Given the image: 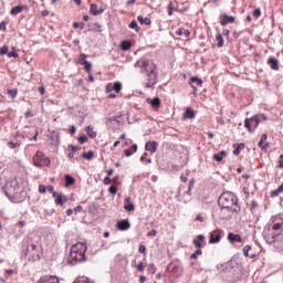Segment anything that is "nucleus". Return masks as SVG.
<instances>
[{"label":"nucleus","mask_w":283,"mask_h":283,"mask_svg":"<svg viewBox=\"0 0 283 283\" xmlns=\"http://www.w3.org/2000/svg\"><path fill=\"white\" fill-rule=\"evenodd\" d=\"M249 251H251V245H245L243 248V255H245V258H255V254H249Z\"/></svg>","instance_id":"29"},{"label":"nucleus","mask_w":283,"mask_h":283,"mask_svg":"<svg viewBox=\"0 0 283 283\" xmlns=\"http://www.w3.org/2000/svg\"><path fill=\"white\" fill-rule=\"evenodd\" d=\"M132 228V223H129L128 219H123L117 222V229L118 231H128V229Z\"/></svg>","instance_id":"8"},{"label":"nucleus","mask_w":283,"mask_h":283,"mask_svg":"<svg viewBox=\"0 0 283 283\" xmlns=\"http://www.w3.org/2000/svg\"><path fill=\"white\" fill-rule=\"evenodd\" d=\"M0 30H2V32H6L7 28H6V22L4 21H2L0 23Z\"/></svg>","instance_id":"60"},{"label":"nucleus","mask_w":283,"mask_h":283,"mask_svg":"<svg viewBox=\"0 0 283 283\" xmlns=\"http://www.w3.org/2000/svg\"><path fill=\"white\" fill-rule=\"evenodd\" d=\"M279 167H280V169H283V154L280 155Z\"/></svg>","instance_id":"54"},{"label":"nucleus","mask_w":283,"mask_h":283,"mask_svg":"<svg viewBox=\"0 0 283 283\" xmlns=\"http://www.w3.org/2000/svg\"><path fill=\"white\" fill-rule=\"evenodd\" d=\"M103 182L104 185H112V179L109 177H105Z\"/></svg>","instance_id":"55"},{"label":"nucleus","mask_w":283,"mask_h":283,"mask_svg":"<svg viewBox=\"0 0 283 283\" xmlns=\"http://www.w3.org/2000/svg\"><path fill=\"white\" fill-rule=\"evenodd\" d=\"M251 123H253V122H251V118L250 119L245 118L244 126H245V129H249V132H253L251 129Z\"/></svg>","instance_id":"40"},{"label":"nucleus","mask_w":283,"mask_h":283,"mask_svg":"<svg viewBox=\"0 0 283 283\" xmlns=\"http://www.w3.org/2000/svg\"><path fill=\"white\" fill-rule=\"evenodd\" d=\"M128 28H130V30H137L138 31V22H136V20H133Z\"/></svg>","instance_id":"38"},{"label":"nucleus","mask_w":283,"mask_h":283,"mask_svg":"<svg viewBox=\"0 0 283 283\" xmlns=\"http://www.w3.org/2000/svg\"><path fill=\"white\" fill-rule=\"evenodd\" d=\"M7 93L9 94V96H11V98H17V90H8Z\"/></svg>","instance_id":"43"},{"label":"nucleus","mask_w":283,"mask_h":283,"mask_svg":"<svg viewBox=\"0 0 283 283\" xmlns=\"http://www.w3.org/2000/svg\"><path fill=\"white\" fill-rule=\"evenodd\" d=\"M85 260H86L85 252H80V253L71 252L70 253L69 262L73 266H75V264H81V263L85 262Z\"/></svg>","instance_id":"4"},{"label":"nucleus","mask_w":283,"mask_h":283,"mask_svg":"<svg viewBox=\"0 0 283 283\" xmlns=\"http://www.w3.org/2000/svg\"><path fill=\"white\" fill-rule=\"evenodd\" d=\"M258 147H260L262 150H265L269 147V143L264 144V142L260 140Z\"/></svg>","instance_id":"42"},{"label":"nucleus","mask_w":283,"mask_h":283,"mask_svg":"<svg viewBox=\"0 0 283 283\" xmlns=\"http://www.w3.org/2000/svg\"><path fill=\"white\" fill-rule=\"evenodd\" d=\"M36 283H60L56 275H43Z\"/></svg>","instance_id":"7"},{"label":"nucleus","mask_w":283,"mask_h":283,"mask_svg":"<svg viewBox=\"0 0 283 283\" xmlns=\"http://www.w3.org/2000/svg\"><path fill=\"white\" fill-rule=\"evenodd\" d=\"M193 186V180H190L189 181V187H188V190L186 191V195L187 196H191V187Z\"/></svg>","instance_id":"50"},{"label":"nucleus","mask_w":283,"mask_h":283,"mask_svg":"<svg viewBox=\"0 0 283 283\" xmlns=\"http://www.w3.org/2000/svg\"><path fill=\"white\" fill-rule=\"evenodd\" d=\"M87 244L78 242L71 248V253H86Z\"/></svg>","instance_id":"6"},{"label":"nucleus","mask_w":283,"mask_h":283,"mask_svg":"<svg viewBox=\"0 0 283 283\" xmlns=\"http://www.w3.org/2000/svg\"><path fill=\"white\" fill-rule=\"evenodd\" d=\"M157 148H158V143L156 142H147L145 145V150L150 151L151 154H156Z\"/></svg>","instance_id":"13"},{"label":"nucleus","mask_w":283,"mask_h":283,"mask_svg":"<svg viewBox=\"0 0 283 283\" xmlns=\"http://www.w3.org/2000/svg\"><path fill=\"white\" fill-rule=\"evenodd\" d=\"M156 83H151V80H149L148 77V83L146 84V87L150 88V87H154Z\"/></svg>","instance_id":"63"},{"label":"nucleus","mask_w":283,"mask_h":283,"mask_svg":"<svg viewBox=\"0 0 283 283\" xmlns=\"http://www.w3.org/2000/svg\"><path fill=\"white\" fill-rule=\"evenodd\" d=\"M235 21V17L223 14L222 20L220 21V24L224 28L226 25H229V23H233Z\"/></svg>","instance_id":"12"},{"label":"nucleus","mask_w":283,"mask_h":283,"mask_svg":"<svg viewBox=\"0 0 283 283\" xmlns=\"http://www.w3.org/2000/svg\"><path fill=\"white\" fill-rule=\"evenodd\" d=\"M108 191L109 193H113V196H116V193L118 192V188H116V186H111Z\"/></svg>","instance_id":"46"},{"label":"nucleus","mask_w":283,"mask_h":283,"mask_svg":"<svg viewBox=\"0 0 283 283\" xmlns=\"http://www.w3.org/2000/svg\"><path fill=\"white\" fill-rule=\"evenodd\" d=\"M280 193H281V192L277 191V189H276V190H274V191L271 192V197H272V198H275V197L280 196Z\"/></svg>","instance_id":"59"},{"label":"nucleus","mask_w":283,"mask_h":283,"mask_svg":"<svg viewBox=\"0 0 283 283\" xmlns=\"http://www.w3.org/2000/svg\"><path fill=\"white\" fill-rule=\"evenodd\" d=\"M138 251L139 253H145L147 251V248L145 245H139Z\"/></svg>","instance_id":"58"},{"label":"nucleus","mask_w":283,"mask_h":283,"mask_svg":"<svg viewBox=\"0 0 283 283\" xmlns=\"http://www.w3.org/2000/svg\"><path fill=\"white\" fill-rule=\"evenodd\" d=\"M135 67H140V70L147 74L148 78H151V75H154L155 78H158V73H156V64L145 57L138 60L135 63Z\"/></svg>","instance_id":"3"},{"label":"nucleus","mask_w":283,"mask_h":283,"mask_svg":"<svg viewBox=\"0 0 283 283\" xmlns=\"http://www.w3.org/2000/svg\"><path fill=\"white\" fill-rule=\"evenodd\" d=\"M137 270L139 271V273H143V271H145V265H143V263H140V264L137 266Z\"/></svg>","instance_id":"61"},{"label":"nucleus","mask_w":283,"mask_h":283,"mask_svg":"<svg viewBox=\"0 0 283 283\" xmlns=\"http://www.w3.org/2000/svg\"><path fill=\"white\" fill-rule=\"evenodd\" d=\"M46 190L49 191V193H54V186H48Z\"/></svg>","instance_id":"62"},{"label":"nucleus","mask_w":283,"mask_h":283,"mask_svg":"<svg viewBox=\"0 0 283 283\" xmlns=\"http://www.w3.org/2000/svg\"><path fill=\"white\" fill-rule=\"evenodd\" d=\"M158 234V231L157 230H150L148 233H147V237L148 238H155V235H157Z\"/></svg>","instance_id":"49"},{"label":"nucleus","mask_w":283,"mask_h":283,"mask_svg":"<svg viewBox=\"0 0 283 283\" xmlns=\"http://www.w3.org/2000/svg\"><path fill=\"white\" fill-rule=\"evenodd\" d=\"M122 50H124V52H127V50H129V48H132V43H129V41L124 40L120 44Z\"/></svg>","instance_id":"33"},{"label":"nucleus","mask_w":283,"mask_h":283,"mask_svg":"<svg viewBox=\"0 0 283 283\" xmlns=\"http://www.w3.org/2000/svg\"><path fill=\"white\" fill-rule=\"evenodd\" d=\"M253 17H255L256 19H260V17H262V11L259 8L254 9Z\"/></svg>","instance_id":"44"},{"label":"nucleus","mask_w":283,"mask_h":283,"mask_svg":"<svg viewBox=\"0 0 283 283\" xmlns=\"http://www.w3.org/2000/svg\"><path fill=\"white\" fill-rule=\"evenodd\" d=\"M202 242H205V234H199L197 239H193L192 244L196 249H202Z\"/></svg>","instance_id":"15"},{"label":"nucleus","mask_w":283,"mask_h":283,"mask_svg":"<svg viewBox=\"0 0 283 283\" xmlns=\"http://www.w3.org/2000/svg\"><path fill=\"white\" fill-rule=\"evenodd\" d=\"M196 117V112L192 108H187L186 112L184 113V118L187 119H191Z\"/></svg>","instance_id":"20"},{"label":"nucleus","mask_w":283,"mask_h":283,"mask_svg":"<svg viewBox=\"0 0 283 283\" xmlns=\"http://www.w3.org/2000/svg\"><path fill=\"white\" fill-rule=\"evenodd\" d=\"M21 12H23V8L21 6H17V7H13L11 10H10V14L12 17H17V14H21Z\"/></svg>","instance_id":"23"},{"label":"nucleus","mask_w":283,"mask_h":283,"mask_svg":"<svg viewBox=\"0 0 283 283\" xmlns=\"http://www.w3.org/2000/svg\"><path fill=\"white\" fill-rule=\"evenodd\" d=\"M85 132H86L87 136H90L91 138H96V136H97L96 132H94L93 126H87L85 128Z\"/></svg>","instance_id":"26"},{"label":"nucleus","mask_w":283,"mask_h":283,"mask_svg":"<svg viewBox=\"0 0 283 283\" xmlns=\"http://www.w3.org/2000/svg\"><path fill=\"white\" fill-rule=\"evenodd\" d=\"M124 154H125V156H127V158H129V156H133V151H132V149H126V150H124Z\"/></svg>","instance_id":"56"},{"label":"nucleus","mask_w":283,"mask_h":283,"mask_svg":"<svg viewBox=\"0 0 283 283\" xmlns=\"http://www.w3.org/2000/svg\"><path fill=\"white\" fill-rule=\"evenodd\" d=\"M266 118H268L266 115L259 114V115H255L254 117H251V123L254 124V127H258V125H260V123H264Z\"/></svg>","instance_id":"9"},{"label":"nucleus","mask_w":283,"mask_h":283,"mask_svg":"<svg viewBox=\"0 0 283 283\" xmlns=\"http://www.w3.org/2000/svg\"><path fill=\"white\" fill-rule=\"evenodd\" d=\"M83 158H85L86 160H92L94 158V151L93 150H88L87 153H83Z\"/></svg>","instance_id":"34"},{"label":"nucleus","mask_w":283,"mask_h":283,"mask_svg":"<svg viewBox=\"0 0 283 283\" xmlns=\"http://www.w3.org/2000/svg\"><path fill=\"white\" fill-rule=\"evenodd\" d=\"M78 63H80V65L87 63V55L85 53L80 54Z\"/></svg>","instance_id":"36"},{"label":"nucleus","mask_w":283,"mask_h":283,"mask_svg":"<svg viewBox=\"0 0 283 283\" xmlns=\"http://www.w3.org/2000/svg\"><path fill=\"white\" fill-rule=\"evenodd\" d=\"M43 158H45V154H43L41 150H38L33 156V163L35 167H39V164L43 163Z\"/></svg>","instance_id":"11"},{"label":"nucleus","mask_w":283,"mask_h":283,"mask_svg":"<svg viewBox=\"0 0 283 283\" xmlns=\"http://www.w3.org/2000/svg\"><path fill=\"white\" fill-rule=\"evenodd\" d=\"M216 40L217 46L222 48L224 45V39L222 38V33H218Z\"/></svg>","instance_id":"28"},{"label":"nucleus","mask_w":283,"mask_h":283,"mask_svg":"<svg viewBox=\"0 0 283 283\" xmlns=\"http://www.w3.org/2000/svg\"><path fill=\"white\" fill-rule=\"evenodd\" d=\"M182 34L186 36V39H189V36H191V31L185 30Z\"/></svg>","instance_id":"57"},{"label":"nucleus","mask_w":283,"mask_h":283,"mask_svg":"<svg viewBox=\"0 0 283 283\" xmlns=\"http://www.w3.org/2000/svg\"><path fill=\"white\" fill-rule=\"evenodd\" d=\"M242 149H244V143L239 144V145L234 148V150H233L234 156H240V151H242Z\"/></svg>","instance_id":"31"},{"label":"nucleus","mask_w":283,"mask_h":283,"mask_svg":"<svg viewBox=\"0 0 283 283\" xmlns=\"http://www.w3.org/2000/svg\"><path fill=\"white\" fill-rule=\"evenodd\" d=\"M55 205H59L60 207H63V192H60V193L55 197Z\"/></svg>","instance_id":"32"},{"label":"nucleus","mask_w":283,"mask_h":283,"mask_svg":"<svg viewBox=\"0 0 283 283\" xmlns=\"http://www.w3.org/2000/svg\"><path fill=\"white\" fill-rule=\"evenodd\" d=\"M69 149H71V154H76L80 148L78 146L70 145Z\"/></svg>","instance_id":"48"},{"label":"nucleus","mask_w":283,"mask_h":283,"mask_svg":"<svg viewBox=\"0 0 283 283\" xmlns=\"http://www.w3.org/2000/svg\"><path fill=\"white\" fill-rule=\"evenodd\" d=\"M112 90L118 94L123 90V84H120V82H115Z\"/></svg>","instance_id":"30"},{"label":"nucleus","mask_w":283,"mask_h":283,"mask_svg":"<svg viewBox=\"0 0 283 283\" xmlns=\"http://www.w3.org/2000/svg\"><path fill=\"white\" fill-rule=\"evenodd\" d=\"M219 207H221V213L228 212L227 216H221L222 220L231 218L232 213H239L240 206L238 205V197L233 192H223L218 200Z\"/></svg>","instance_id":"2"},{"label":"nucleus","mask_w":283,"mask_h":283,"mask_svg":"<svg viewBox=\"0 0 283 283\" xmlns=\"http://www.w3.org/2000/svg\"><path fill=\"white\" fill-rule=\"evenodd\" d=\"M176 34H177V36H182V34H184L182 29H177Z\"/></svg>","instance_id":"64"},{"label":"nucleus","mask_w":283,"mask_h":283,"mask_svg":"<svg viewBox=\"0 0 283 283\" xmlns=\"http://www.w3.org/2000/svg\"><path fill=\"white\" fill-rule=\"evenodd\" d=\"M18 145H19V144L13 143V142H9V143H8L9 149H17V146H18Z\"/></svg>","instance_id":"51"},{"label":"nucleus","mask_w":283,"mask_h":283,"mask_svg":"<svg viewBox=\"0 0 283 283\" xmlns=\"http://www.w3.org/2000/svg\"><path fill=\"white\" fill-rule=\"evenodd\" d=\"M222 238V230H214L210 233L209 244H216L220 242Z\"/></svg>","instance_id":"5"},{"label":"nucleus","mask_w":283,"mask_h":283,"mask_svg":"<svg viewBox=\"0 0 283 283\" xmlns=\"http://www.w3.org/2000/svg\"><path fill=\"white\" fill-rule=\"evenodd\" d=\"M124 209L125 211H134V209H136V207L132 202V198L129 197L125 198Z\"/></svg>","instance_id":"17"},{"label":"nucleus","mask_w":283,"mask_h":283,"mask_svg":"<svg viewBox=\"0 0 283 283\" xmlns=\"http://www.w3.org/2000/svg\"><path fill=\"white\" fill-rule=\"evenodd\" d=\"M228 240L229 242H242V237L240 234H233L230 232L228 234Z\"/></svg>","instance_id":"18"},{"label":"nucleus","mask_w":283,"mask_h":283,"mask_svg":"<svg viewBox=\"0 0 283 283\" xmlns=\"http://www.w3.org/2000/svg\"><path fill=\"white\" fill-rule=\"evenodd\" d=\"M224 156H227V151L221 150L220 153L213 155V160L217 163H222V158H224Z\"/></svg>","instance_id":"21"},{"label":"nucleus","mask_w":283,"mask_h":283,"mask_svg":"<svg viewBox=\"0 0 283 283\" xmlns=\"http://www.w3.org/2000/svg\"><path fill=\"white\" fill-rule=\"evenodd\" d=\"M190 83H197V85H199V87H201L202 78H200L198 76H192V77H190Z\"/></svg>","instance_id":"35"},{"label":"nucleus","mask_w":283,"mask_h":283,"mask_svg":"<svg viewBox=\"0 0 283 283\" xmlns=\"http://www.w3.org/2000/svg\"><path fill=\"white\" fill-rule=\"evenodd\" d=\"M80 145H84V143H87L88 138L85 135H82L77 138Z\"/></svg>","instance_id":"39"},{"label":"nucleus","mask_w":283,"mask_h":283,"mask_svg":"<svg viewBox=\"0 0 283 283\" xmlns=\"http://www.w3.org/2000/svg\"><path fill=\"white\" fill-rule=\"evenodd\" d=\"M65 187H71V185H74L76 182V180L74 179V177H72V175H65Z\"/></svg>","instance_id":"22"},{"label":"nucleus","mask_w":283,"mask_h":283,"mask_svg":"<svg viewBox=\"0 0 283 283\" xmlns=\"http://www.w3.org/2000/svg\"><path fill=\"white\" fill-rule=\"evenodd\" d=\"M46 191H48V188H45V186H43V185L39 186V192L40 193H45Z\"/></svg>","instance_id":"52"},{"label":"nucleus","mask_w":283,"mask_h":283,"mask_svg":"<svg viewBox=\"0 0 283 283\" xmlns=\"http://www.w3.org/2000/svg\"><path fill=\"white\" fill-rule=\"evenodd\" d=\"M84 70L90 74V72H92V63L90 62H84Z\"/></svg>","instance_id":"37"},{"label":"nucleus","mask_w":283,"mask_h":283,"mask_svg":"<svg viewBox=\"0 0 283 283\" xmlns=\"http://www.w3.org/2000/svg\"><path fill=\"white\" fill-rule=\"evenodd\" d=\"M91 14H93V17H98V14H103V12H105V10L103 9H98V4H91V9H90Z\"/></svg>","instance_id":"16"},{"label":"nucleus","mask_w":283,"mask_h":283,"mask_svg":"<svg viewBox=\"0 0 283 283\" xmlns=\"http://www.w3.org/2000/svg\"><path fill=\"white\" fill-rule=\"evenodd\" d=\"M137 20L140 22V25H151V19L143 18V15H138Z\"/></svg>","instance_id":"24"},{"label":"nucleus","mask_w":283,"mask_h":283,"mask_svg":"<svg viewBox=\"0 0 283 283\" xmlns=\"http://www.w3.org/2000/svg\"><path fill=\"white\" fill-rule=\"evenodd\" d=\"M0 54H8V46L7 45L0 48Z\"/></svg>","instance_id":"53"},{"label":"nucleus","mask_w":283,"mask_h":283,"mask_svg":"<svg viewBox=\"0 0 283 283\" xmlns=\"http://www.w3.org/2000/svg\"><path fill=\"white\" fill-rule=\"evenodd\" d=\"M147 103H149L151 107H160V99L158 97H154L153 99L148 98Z\"/></svg>","instance_id":"25"},{"label":"nucleus","mask_w":283,"mask_h":283,"mask_svg":"<svg viewBox=\"0 0 283 283\" xmlns=\"http://www.w3.org/2000/svg\"><path fill=\"white\" fill-rule=\"evenodd\" d=\"M198 250L195 251L192 254H191V259L192 260H196V258H198V255H201L202 254V250H200V248H197Z\"/></svg>","instance_id":"41"},{"label":"nucleus","mask_w":283,"mask_h":283,"mask_svg":"<svg viewBox=\"0 0 283 283\" xmlns=\"http://www.w3.org/2000/svg\"><path fill=\"white\" fill-rule=\"evenodd\" d=\"M52 160H50V158L45 157L42 159V161H40V164H38V167H50Z\"/></svg>","instance_id":"27"},{"label":"nucleus","mask_w":283,"mask_h":283,"mask_svg":"<svg viewBox=\"0 0 283 283\" xmlns=\"http://www.w3.org/2000/svg\"><path fill=\"white\" fill-rule=\"evenodd\" d=\"M283 227V220L281 218L274 220V224L272 227V231H280Z\"/></svg>","instance_id":"19"},{"label":"nucleus","mask_w":283,"mask_h":283,"mask_svg":"<svg viewBox=\"0 0 283 283\" xmlns=\"http://www.w3.org/2000/svg\"><path fill=\"white\" fill-rule=\"evenodd\" d=\"M3 191L4 196H7L11 202L19 203L25 200V190L23 188V179L21 178L7 181Z\"/></svg>","instance_id":"1"},{"label":"nucleus","mask_w":283,"mask_h":283,"mask_svg":"<svg viewBox=\"0 0 283 283\" xmlns=\"http://www.w3.org/2000/svg\"><path fill=\"white\" fill-rule=\"evenodd\" d=\"M8 56L9 59H19V53L14 52V51H10L8 52Z\"/></svg>","instance_id":"45"},{"label":"nucleus","mask_w":283,"mask_h":283,"mask_svg":"<svg viewBox=\"0 0 283 283\" xmlns=\"http://www.w3.org/2000/svg\"><path fill=\"white\" fill-rule=\"evenodd\" d=\"M36 249H38V245L34 244V243H31V244H29V245L27 247V251H36Z\"/></svg>","instance_id":"47"},{"label":"nucleus","mask_w":283,"mask_h":283,"mask_svg":"<svg viewBox=\"0 0 283 283\" xmlns=\"http://www.w3.org/2000/svg\"><path fill=\"white\" fill-rule=\"evenodd\" d=\"M263 235L266 242H269V244H273V242H275V237L279 234H275V233L271 234V229H268V230H264Z\"/></svg>","instance_id":"10"},{"label":"nucleus","mask_w":283,"mask_h":283,"mask_svg":"<svg viewBox=\"0 0 283 283\" xmlns=\"http://www.w3.org/2000/svg\"><path fill=\"white\" fill-rule=\"evenodd\" d=\"M268 65H270L271 70H274L275 72L280 70V62L275 57H270L268 60Z\"/></svg>","instance_id":"14"}]
</instances>
